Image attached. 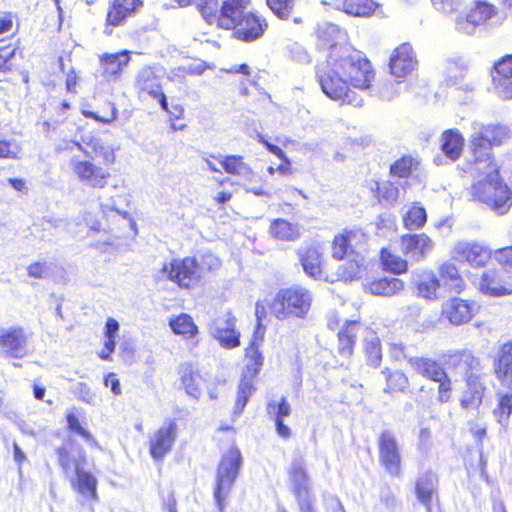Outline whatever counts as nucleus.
Listing matches in <instances>:
<instances>
[{
  "mask_svg": "<svg viewBox=\"0 0 512 512\" xmlns=\"http://www.w3.org/2000/svg\"><path fill=\"white\" fill-rule=\"evenodd\" d=\"M483 396V387L478 384H474L471 387V391H467L464 393L461 398V405L464 408H474L478 407L482 402Z\"/></svg>",
  "mask_w": 512,
  "mask_h": 512,
  "instance_id": "nucleus-54",
  "label": "nucleus"
},
{
  "mask_svg": "<svg viewBox=\"0 0 512 512\" xmlns=\"http://www.w3.org/2000/svg\"><path fill=\"white\" fill-rule=\"evenodd\" d=\"M477 289L490 297H503L512 295V283L506 280L502 269L490 268L483 271L475 280Z\"/></svg>",
  "mask_w": 512,
  "mask_h": 512,
  "instance_id": "nucleus-13",
  "label": "nucleus"
},
{
  "mask_svg": "<svg viewBox=\"0 0 512 512\" xmlns=\"http://www.w3.org/2000/svg\"><path fill=\"white\" fill-rule=\"evenodd\" d=\"M401 82L397 81H386L382 84L379 89V95L381 98L390 100L399 93V87Z\"/></svg>",
  "mask_w": 512,
  "mask_h": 512,
  "instance_id": "nucleus-64",
  "label": "nucleus"
},
{
  "mask_svg": "<svg viewBox=\"0 0 512 512\" xmlns=\"http://www.w3.org/2000/svg\"><path fill=\"white\" fill-rule=\"evenodd\" d=\"M264 334H265V328L261 325L260 322H258L256 329L254 331V334H253V339L251 340L249 346L246 348L245 357H246L247 362H249V363L255 362L256 357H253V354H254L253 352H255V354L259 355V357L261 359L260 360L261 365H263L264 358H263L261 352L259 351V346H260L261 342L263 341Z\"/></svg>",
  "mask_w": 512,
  "mask_h": 512,
  "instance_id": "nucleus-44",
  "label": "nucleus"
},
{
  "mask_svg": "<svg viewBox=\"0 0 512 512\" xmlns=\"http://www.w3.org/2000/svg\"><path fill=\"white\" fill-rule=\"evenodd\" d=\"M143 3L141 0H114L107 12L106 28L104 32L109 35L112 30L109 26H118L133 13L137 12Z\"/></svg>",
  "mask_w": 512,
  "mask_h": 512,
  "instance_id": "nucleus-25",
  "label": "nucleus"
},
{
  "mask_svg": "<svg viewBox=\"0 0 512 512\" xmlns=\"http://www.w3.org/2000/svg\"><path fill=\"white\" fill-rule=\"evenodd\" d=\"M492 75L512 77V55H507L496 63Z\"/></svg>",
  "mask_w": 512,
  "mask_h": 512,
  "instance_id": "nucleus-63",
  "label": "nucleus"
},
{
  "mask_svg": "<svg viewBox=\"0 0 512 512\" xmlns=\"http://www.w3.org/2000/svg\"><path fill=\"white\" fill-rule=\"evenodd\" d=\"M178 426L175 420L166 419L149 437V450L153 459L160 460L169 453L177 437Z\"/></svg>",
  "mask_w": 512,
  "mask_h": 512,
  "instance_id": "nucleus-16",
  "label": "nucleus"
},
{
  "mask_svg": "<svg viewBox=\"0 0 512 512\" xmlns=\"http://www.w3.org/2000/svg\"><path fill=\"white\" fill-rule=\"evenodd\" d=\"M438 274L440 277V282L442 281L443 285L450 291L461 293L465 289V280L461 276L457 266L454 263L450 261L442 263L438 267Z\"/></svg>",
  "mask_w": 512,
  "mask_h": 512,
  "instance_id": "nucleus-28",
  "label": "nucleus"
},
{
  "mask_svg": "<svg viewBox=\"0 0 512 512\" xmlns=\"http://www.w3.org/2000/svg\"><path fill=\"white\" fill-rule=\"evenodd\" d=\"M21 147L15 140L0 138V158H17Z\"/></svg>",
  "mask_w": 512,
  "mask_h": 512,
  "instance_id": "nucleus-59",
  "label": "nucleus"
},
{
  "mask_svg": "<svg viewBox=\"0 0 512 512\" xmlns=\"http://www.w3.org/2000/svg\"><path fill=\"white\" fill-rule=\"evenodd\" d=\"M288 478L300 512H315L314 496L311 494L306 461L301 455L293 458L288 468Z\"/></svg>",
  "mask_w": 512,
  "mask_h": 512,
  "instance_id": "nucleus-7",
  "label": "nucleus"
},
{
  "mask_svg": "<svg viewBox=\"0 0 512 512\" xmlns=\"http://www.w3.org/2000/svg\"><path fill=\"white\" fill-rule=\"evenodd\" d=\"M417 293L419 296L435 300L438 298L437 292L441 286L440 279L433 271H423L417 275L415 280Z\"/></svg>",
  "mask_w": 512,
  "mask_h": 512,
  "instance_id": "nucleus-31",
  "label": "nucleus"
},
{
  "mask_svg": "<svg viewBox=\"0 0 512 512\" xmlns=\"http://www.w3.org/2000/svg\"><path fill=\"white\" fill-rule=\"evenodd\" d=\"M242 466V455L237 447H231L221 458L216 474L214 497L219 510L224 509L225 497L230 493Z\"/></svg>",
  "mask_w": 512,
  "mask_h": 512,
  "instance_id": "nucleus-6",
  "label": "nucleus"
},
{
  "mask_svg": "<svg viewBox=\"0 0 512 512\" xmlns=\"http://www.w3.org/2000/svg\"><path fill=\"white\" fill-rule=\"evenodd\" d=\"M66 419L70 431L84 438L91 446L97 445V441L95 440V438L89 431H87L85 428L81 426L77 415L73 411L67 413Z\"/></svg>",
  "mask_w": 512,
  "mask_h": 512,
  "instance_id": "nucleus-48",
  "label": "nucleus"
},
{
  "mask_svg": "<svg viewBox=\"0 0 512 512\" xmlns=\"http://www.w3.org/2000/svg\"><path fill=\"white\" fill-rule=\"evenodd\" d=\"M74 472L76 474V481L73 482V485L77 487L78 491L82 495L90 497L91 499H96L97 481L95 477L89 472L81 470L79 467H76Z\"/></svg>",
  "mask_w": 512,
  "mask_h": 512,
  "instance_id": "nucleus-40",
  "label": "nucleus"
},
{
  "mask_svg": "<svg viewBox=\"0 0 512 512\" xmlns=\"http://www.w3.org/2000/svg\"><path fill=\"white\" fill-rule=\"evenodd\" d=\"M438 478L432 471L421 473L415 482V494L421 504L426 507L427 512H431V503L433 497L437 494Z\"/></svg>",
  "mask_w": 512,
  "mask_h": 512,
  "instance_id": "nucleus-26",
  "label": "nucleus"
},
{
  "mask_svg": "<svg viewBox=\"0 0 512 512\" xmlns=\"http://www.w3.org/2000/svg\"><path fill=\"white\" fill-rule=\"evenodd\" d=\"M245 0H205L201 6V14L210 25L233 30V36L244 42L259 39L267 28L264 18L250 12H244Z\"/></svg>",
  "mask_w": 512,
  "mask_h": 512,
  "instance_id": "nucleus-2",
  "label": "nucleus"
},
{
  "mask_svg": "<svg viewBox=\"0 0 512 512\" xmlns=\"http://www.w3.org/2000/svg\"><path fill=\"white\" fill-rule=\"evenodd\" d=\"M470 136L472 156L475 160L492 161L490 156L491 146L500 145L512 135L511 130L505 125H483L479 122L471 124Z\"/></svg>",
  "mask_w": 512,
  "mask_h": 512,
  "instance_id": "nucleus-5",
  "label": "nucleus"
},
{
  "mask_svg": "<svg viewBox=\"0 0 512 512\" xmlns=\"http://www.w3.org/2000/svg\"><path fill=\"white\" fill-rule=\"evenodd\" d=\"M58 462L66 476L71 477L76 467H79L78 462L70 457V454L65 446L56 449Z\"/></svg>",
  "mask_w": 512,
  "mask_h": 512,
  "instance_id": "nucleus-50",
  "label": "nucleus"
},
{
  "mask_svg": "<svg viewBox=\"0 0 512 512\" xmlns=\"http://www.w3.org/2000/svg\"><path fill=\"white\" fill-rule=\"evenodd\" d=\"M359 328V324L356 321L348 322L346 327L343 328L338 333V340H339V346L338 350L339 353L344 356L348 357L353 352V345L356 337V331Z\"/></svg>",
  "mask_w": 512,
  "mask_h": 512,
  "instance_id": "nucleus-39",
  "label": "nucleus"
},
{
  "mask_svg": "<svg viewBox=\"0 0 512 512\" xmlns=\"http://www.w3.org/2000/svg\"><path fill=\"white\" fill-rule=\"evenodd\" d=\"M494 372L504 386L512 384V341L499 348L494 361Z\"/></svg>",
  "mask_w": 512,
  "mask_h": 512,
  "instance_id": "nucleus-27",
  "label": "nucleus"
},
{
  "mask_svg": "<svg viewBox=\"0 0 512 512\" xmlns=\"http://www.w3.org/2000/svg\"><path fill=\"white\" fill-rule=\"evenodd\" d=\"M209 331L223 348L232 349L240 345V334L235 330V319L231 316L216 319Z\"/></svg>",
  "mask_w": 512,
  "mask_h": 512,
  "instance_id": "nucleus-23",
  "label": "nucleus"
},
{
  "mask_svg": "<svg viewBox=\"0 0 512 512\" xmlns=\"http://www.w3.org/2000/svg\"><path fill=\"white\" fill-rule=\"evenodd\" d=\"M468 171L474 176L483 177L471 187L473 198L498 215L506 214L512 206V192L500 180L497 165L493 161L473 159Z\"/></svg>",
  "mask_w": 512,
  "mask_h": 512,
  "instance_id": "nucleus-3",
  "label": "nucleus"
},
{
  "mask_svg": "<svg viewBox=\"0 0 512 512\" xmlns=\"http://www.w3.org/2000/svg\"><path fill=\"white\" fill-rule=\"evenodd\" d=\"M426 221V210L418 203H414L403 215V223L408 230H417L423 227Z\"/></svg>",
  "mask_w": 512,
  "mask_h": 512,
  "instance_id": "nucleus-41",
  "label": "nucleus"
},
{
  "mask_svg": "<svg viewBox=\"0 0 512 512\" xmlns=\"http://www.w3.org/2000/svg\"><path fill=\"white\" fill-rule=\"evenodd\" d=\"M451 258L473 268H480L492 258V251L477 242L459 241L451 249Z\"/></svg>",
  "mask_w": 512,
  "mask_h": 512,
  "instance_id": "nucleus-11",
  "label": "nucleus"
},
{
  "mask_svg": "<svg viewBox=\"0 0 512 512\" xmlns=\"http://www.w3.org/2000/svg\"><path fill=\"white\" fill-rule=\"evenodd\" d=\"M219 163L227 173L242 176L250 183H252L256 177L251 168L243 162L240 156H224L219 160Z\"/></svg>",
  "mask_w": 512,
  "mask_h": 512,
  "instance_id": "nucleus-33",
  "label": "nucleus"
},
{
  "mask_svg": "<svg viewBox=\"0 0 512 512\" xmlns=\"http://www.w3.org/2000/svg\"><path fill=\"white\" fill-rule=\"evenodd\" d=\"M107 107L109 109V112H105L104 115L100 116L95 112L92 111H83V115L87 118H92L97 121H100L104 124H110L112 123L116 117H117V109L112 103H108Z\"/></svg>",
  "mask_w": 512,
  "mask_h": 512,
  "instance_id": "nucleus-61",
  "label": "nucleus"
},
{
  "mask_svg": "<svg viewBox=\"0 0 512 512\" xmlns=\"http://www.w3.org/2000/svg\"><path fill=\"white\" fill-rule=\"evenodd\" d=\"M70 166L78 181L90 188H104L110 178L106 169L90 160H81L74 156L70 160Z\"/></svg>",
  "mask_w": 512,
  "mask_h": 512,
  "instance_id": "nucleus-12",
  "label": "nucleus"
},
{
  "mask_svg": "<svg viewBox=\"0 0 512 512\" xmlns=\"http://www.w3.org/2000/svg\"><path fill=\"white\" fill-rule=\"evenodd\" d=\"M270 234L278 240L294 241L300 237L301 230L298 224L285 219H275L270 225Z\"/></svg>",
  "mask_w": 512,
  "mask_h": 512,
  "instance_id": "nucleus-34",
  "label": "nucleus"
},
{
  "mask_svg": "<svg viewBox=\"0 0 512 512\" xmlns=\"http://www.w3.org/2000/svg\"><path fill=\"white\" fill-rule=\"evenodd\" d=\"M181 383L186 393L194 398H198L201 392L200 386L202 377L191 364H184L180 368Z\"/></svg>",
  "mask_w": 512,
  "mask_h": 512,
  "instance_id": "nucleus-35",
  "label": "nucleus"
},
{
  "mask_svg": "<svg viewBox=\"0 0 512 512\" xmlns=\"http://www.w3.org/2000/svg\"><path fill=\"white\" fill-rule=\"evenodd\" d=\"M285 54L291 60L301 63L307 64L310 62V57L306 49L297 42L288 43L285 48Z\"/></svg>",
  "mask_w": 512,
  "mask_h": 512,
  "instance_id": "nucleus-52",
  "label": "nucleus"
},
{
  "mask_svg": "<svg viewBox=\"0 0 512 512\" xmlns=\"http://www.w3.org/2000/svg\"><path fill=\"white\" fill-rule=\"evenodd\" d=\"M476 304L462 298L453 297L442 305V316L452 325L469 322L476 313Z\"/></svg>",
  "mask_w": 512,
  "mask_h": 512,
  "instance_id": "nucleus-20",
  "label": "nucleus"
},
{
  "mask_svg": "<svg viewBox=\"0 0 512 512\" xmlns=\"http://www.w3.org/2000/svg\"><path fill=\"white\" fill-rule=\"evenodd\" d=\"M381 261L384 269L394 274H402L407 271V261L388 249L383 248L381 250Z\"/></svg>",
  "mask_w": 512,
  "mask_h": 512,
  "instance_id": "nucleus-43",
  "label": "nucleus"
},
{
  "mask_svg": "<svg viewBox=\"0 0 512 512\" xmlns=\"http://www.w3.org/2000/svg\"><path fill=\"white\" fill-rule=\"evenodd\" d=\"M464 138L457 129H449L442 133L441 150L452 161L457 160L463 150Z\"/></svg>",
  "mask_w": 512,
  "mask_h": 512,
  "instance_id": "nucleus-32",
  "label": "nucleus"
},
{
  "mask_svg": "<svg viewBox=\"0 0 512 512\" xmlns=\"http://www.w3.org/2000/svg\"><path fill=\"white\" fill-rule=\"evenodd\" d=\"M73 145L88 158L94 159L99 157L106 165H111L115 162V149L98 138L85 136L82 138V143L73 142Z\"/></svg>",
  "mask_w": 512,
  "mask_h": 512,
  "instance_id": "nucleus-24",
  "label": "nucleus"
},
{
  "mask_svg": "<svg viewBox=\"0 0 512 512\" xmlns=\"http://www.w3.org/2000/svg\"><path fill=\"white\" fill-rule=\"evenodd\" d=\"M417 164V159L412 156H403L391 165L390 173L391 175L399 178H406L410 175L413 167Z\"/></svg>",
  "mask_w": 512,
  "mask_h": 512,
  "instance_id": "nucleus-45",
  "label": "nucleus"
},
{
  "mask_svg": "<svg viewBox=\"0 0 512 512\" xmlns=\"http://www.w3.org/2000/svg\"><path fill=\"white\" fill-rule=\"evenodd\" d=\"M383 374H387L385 388L386 392L399 391L403 392L408 386V378L401 371L388 372L387 370L382 371Z\"/></svg>",
  "mask_w": 512,
  "mask_h": 512,
  "instance_id": "nucleus-46",
  "label": "nucleus"
},
{
  "mask_svg": "<svg viewBox=\"0 0 512 512\" xmlns=\"http://www.w3.org/2000/svg\"><path fill=\"white\" fill-rule=\"evenodd\" d=\"M492 257L506 270L512 269V246L495 250Z\"/></svg>",
  "mask_w": 512,
  "mask_h": 512,
  "instance_id": "nucleus-60",
  "label": "nucleus"
},
{
  "mask_svg": "<svg viewBox=\"0 0 512 512\" xmlns=\"http://www.w3.org/2000/svg\"><path fill=\"white\" fill-rule=\"evenodd\" d=\"M28 275L35 279H44L51 274V264L47 261H37L27 267Z\"/></svg>",
  "mask_w": 512,
  "mask_h": 512,
  "instance_id": "nucleus-58",
  "label": "nucleus"
},
{
  "mask_svg": "<svg viewBox=\"0 0 512 512\" xmlns=\"http://www.w3.org/2000/svg\"><path fill=\"white\" fill-rule=\"evenodd\" d=\"M433 248V241L426 234H408L401 237L402 252L414 262L425 259Z\"/></svg>",
  "mask_w": 512,
  "mask_h": 512,
  "instance_id": "nucleus-22",
  "label": "nucleus"
},
{
  "mask_svg": "<svg viewBox=\"0 0 512 512\" xmlns=\"http://www.w3.org/2000/svg\"><path fill=\"white\" fill-rule=\"evenodd\" d=\"M376 8L373 0H343L341 3V10L356 17L370 16Z\"/></svg>",
  "mask_w": 512,
  "mask_h": 512,
  "instance_id": "nucleus-37",
  "label": "nucleus"
},
{
  "mask_svg": "<svg viewBox=\"0 0 512 512\" xmlns=\"http://www.w3.org/2000/svg\"><path fill=\"white\" fill-rule=\"evenodd\" d=\"M319 37L326 40V44L331 48V52L334 49H341L342 47L336 46V41L342 38V31L335 24H325L319 29ZM345 46L344 48H346Z\"/></svg>",
  "mask_w": 512,
  "mask_h": 512,
  "instance_id": "nucleus-47",
  "label": "nucleus"
},
{
  "mask_svg": "<svg viewBox=\"0 0 512 512\" xmlns=\"http://www.w3.org/2000/svg\"><path fill=\"white\" fill-rule=\"evenodd\" d=\"M408 363L415 372L432 381L441 380L446 373L439 363L429 358L410 357Z\"/></svg>",
  "mask_w": 512,
  "mask_h": 512,
  "instance_id": "nucleus-30",
  "label": "nucleus"
},
{
  "mask_svg": "<svg viewBox=\"0 0 512 512\" xmlns=\"http://www.w3.org/2000/svg\"><path fill=\"white\" fill-rule=\"evenodd\" d=\"M267 5L281 19L290 16L294 8V0H266Z\"/></svg>",
  "mask_w": 512,
  "mask_h": 512,
  "instance_id": "nucleus-53",
  "label": "nucleus"
},
{
  "mask_svg": "<svg viewBox=\"0 0 512 512\" xmlns=\"http://www.w3.org/2000/svg\"><path fill=\"white\" fill-rule=\"evenodd\" d=\"M359 237L356 231H346L342 234L336 235L332 243V256L335 259H343L344 257H353L349 267L344 268L343 277L347 279H354L360 276L362 260L358 259V255L354 257V242Z\"/></svg>",
  "mask_w": 512,
  "mask_h": 512,
  "instance_id": "nucleus-10",
  "label": "nucleus"
},
{
  "mask_svg": "<svg viewBox=\"0 0 512 512\" xmlns=\"http://www.w3.org/2000/svg\"><path fill=\"white\" fill-rule=\"evenodd\" d=\"M433 7L443 13L452 14L459 11L465 3V0H430Z\"/></svg>",
  "mask_w": 512,
  "mask_h": 512,
  "instance_id": "nucleus-57",
  "label": "nucleus"
},
{
  "mask_svg": "<svg viewBox=\"0 0 512 512\" xmlns=\"http://www.w3.org/2000/svg\"><path fill=\"white\" fill-rule=\"evenodd\" d=\"M495 93L502 99H512V77L492 75Z\"/></svg>",
  "mask_w": 512,
  "mask_h": 512,
  "instance_id": "nucleus-49",
  "label": "nucleus"
},
{
  "mask_svg": "<svg viewBox=\"0 0 512 512\" xmlns=\"http://www.w3.org/2000/svg\"><path fill=\"white\" fill-rule=\"evenodd\" d=\"M130 52L124 50L115 54H104L100 58L103 74L107 79H116L130 61Z\"/></svg>",
  "mask_w": 512,
  "mask_h": 512,
  "instance_id": "nucleus-29",
  "label": "nucleus"
},
{
  "mask_svg": "<svg viewBox=\"0 0 512 512\" xmlns=\"http://www.w3.org/2000/svg\"><path fill=\"white\" fill-rule=\"evenodd\" d=\"M438 385V396L437 400L440 403H446L450 400L451 397V380L448 377L447 373L444 374V377H441V380H436Z\"/></svg>",
  "mask_w": 512,
  "mask_h": 512,
  "instance_id": "nucleus-62",
  "label": "nucleus"
},
{
  "mask_svg": "<svg viewBox=\"0 0 512 512\" xmlns=\"http://www.w3.org/2000/svg\"><path fill=\"white\" fill-rule=\"evenodd\" d=\"M169 325L175 334L181 335L185 339L193 338L198 333V328L193 319L185 313L172 318Z\"/></svg>",
  "mask_w": 512,
  "mask_h": 512,
  "instance_id": "nucleus-38",
  "label": "nucleus"
},
{
  "mask_svg": "<svg viewBox=\"0 0 512 512\" xmlns=\"http://www.w3.org/2000/svg\"><path fill=\"white\" fill-rule=\"evenodd\" d=\"M316 77L328 98L357 107L363 99L354 89H369L375 73L361 51L346 47L330 52L326 64L318 67Z\"/></svg>",
  "mask_w": 512,
  "mask_h": 512,
  "instance_id": "nucleus-1",
  "label": "nucleus"
},
{
  "mask_svg": "<svg viewBox=\"0 0 512 512\" xmlns=\"http://www.w3.org/2000/svg\"><path fill=\"white\" fill-rule=\"evenodd\" d=\"M366 357L370 365L377 367L381 363L382 351L380 347V341L374 337L370 341H367L365 346Z\"/></svg>",
  "mask_w": 512,
  "mask_h": 512,
  "instance_id": "nucleus-56",
  "label": "nucleus"
},
{
  "mask_svg": "<svg viewBox=\"0 0 512 512\" xmlns=\"http://www.w3.org/2000/svg\"><path fill=\"white\" fill-rule=\"evenodd\" d=\"M162 277L176 283L182 288H190L198 283L203 275V268L195 258L173 259L164 264L160 270Z\"/></svg>",
  "mask_w": 512,
  "mask_h": 512,
  "instance_id": "nucleus-8",
  "label": "nucleus"
},
{
  "mask_svg": "<svg viewBox=\"0 0 512 512\" xmlns=\"http://www.w3.org/2000/svg\"><path fill=\"white\" fill-rule=\"evenodd\" d=\"M311 292L299 285L280 289L269 304L271 314L278 320L303 319L312 305Z\"/></svg>",
  "mask_w": 512,
  "mask_h": 512,
  "instance_id": "nucleus-4",
  "label": "nucleus"
},
{
  "mask_svg": "<svg viewBox=\"0 0 512 512\" xmlns=\"http://www.w3.org/2000/svg\"><path fill=\"white\" fill-rule=\"evenodd\" d=\"M378 195L388 205L396 203L400 196L399 187L392 182H383L378 186Z\"/></svg>",
  "mask_w": 512,
  "mask_h": 512,
  "instance_id": "nucleus-51",
  "label": "nucleus"
},
{
  "mask_svg": "<svg viewBox=\"0 0 512 512\" xmlns=\"http://www.w3.org/2000/svg\"><path fill=\"white\" fill-rule=\"evenodd\" d=\"M28 337L24 329L9 327L0 330V349L12 358H22L27 353Z\"/></svg>",
  "mask_w": 512,
  "mask_h": 512,
  "instance_id": "nucleus-19",
  "label": "nucleus"
},
{
  "mask_svg": "<svg viewBox=\"0 0 512 512\" xmlns=\"http://www.w3.org/2000/svg\"><path fill=\"white\" fill-rule=\"evenodd\" d=\"M403 287V281L395 277L380 278L368 285V289L372 294L382 296H392L400 292Z\"/></svg>",
  "mask_w": 512,
  "mask_h": 512,
  "instance_id": "nucleus-36",
  "label": "nucleus"
},
{
  "mask_svg": "<svg viewBox=\"0 0 512 512\" xmlns=\"http://www.w3.org/2000/svg\"><path fill=\"white\" fill-rule=\"evenodd\" d=\"M496 13L495 7L485 1H476L467 14H459L455 18V29L462 34L471 35L476 27L484 24Z\"/></svg>",
  "mask_w": 512,
  "mask_h": 512,
  "instance_id": "nucleus-14",
  "label": "nucleus"
},
{
  "mask_svg": "<svg viewBox=\"0 0 512 512\" xmlns=\"http://www.w3.org/2000/svg\"><path fill=\"white\" fill-rule=\"evenodd\" d=\"M418 61L409 43H403L394 49L390 56V73L397 78H404L416 69Z\"/></svg>",
  "mask_w": 512,
  "mask_h": 512,
  "instance_id": "nucleus-21",
  "label": "nucleus"
},
{
  "mask_svg": "<svg viewBox=\"0 0 512 512\" xmlns=\"http://www.w3.org/2000/svg\"><path fill=\"white\" fill-rule=\"evenodd\" d=\"M268 414L274 419V421L283 420L291 413L289 403L285 398H282L279 402L272 401L267 407Z\"/></svg>",
  "mask_w": 512,
  "mask_h": 512,
  "instance_id": "nucleus-55",
  "label": "nucleus"
},
{
  "mask_svg": "<svg viewBox=\"0 0 512 512\" xmlns=\"http://www.w3.org/2000/svg\"><path fill=\"white\" fill-rule=\"evenodd\" d=\"M162 81L163 76L158 74L152 67H145L137 73L134 87L140 98L147 95L152 99L158 100L164 111L174 115L175 118H179L178 115L174 112H170L168 109V102L163 92Z\"/></svg>",
  "mask_w": 512,
  "mask_h": 512,
  "instance_id": "nucleus-9",
  "label": "nucleus"
},
{
  "mask_svg": "<svg viewBox=\"0 0 512 512\" xmlns=\"http://www.w3.org/2000/svg\"><path fill=\"white\" fill-rule=\"evenodd\" d=\"M379 460L385 470L394 477L401 474V452L398 441L391 431H383L379 436Z\"/></svg>",
  "mask_w": 512,
  "mask_h": 512,
  "instance_id": "nucleus-15",
  "label": "nucleus"
},
{
  "mask_svg": "<svg viewBox=\"0 0 512 512\" xmlns=\"http://www.w3.org/2000/svg\"><path fill=\"white\" fill-rule=\"evenodd\" d=\"M296 256L304 273L315 280H325L323 251L317 244L304 243L296 249Z\"/></svg>",
  "mask_w": 512,
  "mask_h": 512,
  "instance_id": "nucleus-17",
  "label": "nucleus"
},
{
  "mask_svg": "<svg viewBox=\"0 0 512 512\" xmlns=\"http://www.w3.org/2000/svg\"><path fill=\"white\" fill-rule=\"evenodd\" d=\"M253 357H256L255 362L249 363L246 362L245 368L242 372V378L240 380L237 392V400L235 403L234 413L241 414L243 409L245 408L249 398L255 391L254 387V379L258 375L262 365L261 359L258 354H253Z\"/></svg>",
  "mask_w": 512,
  "mask_h": 512,
  "instance_id": "nucleus-18",
  "label": "nucleus"
},
{
  "mask_svg": "<svg viewBox=\"0 0 512 512\" xmlns=\"http://www.w3.org/2000/svg\"><path fill=\"white\" fill-rule=\"evenodd\" d=\"M497 422L502 426L508 425V420L512 414V393L499 394L498 405L493 410Z\"/></svg>",
  "mask_w": 512,
  "mask_h": 512,
  "instance_id": "nucleus-42",
  "label": "nucleus"
}]
</instances>
